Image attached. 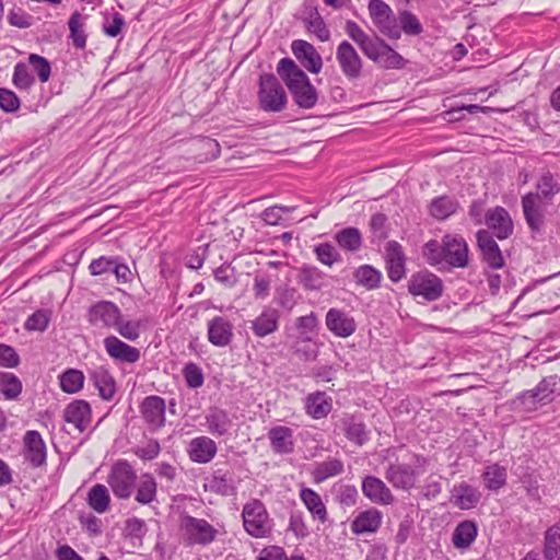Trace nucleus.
<instances>
[{
    "mask_svg": "<svg viewBox=\"0 0 560 560\" xmlns=\"http://www.w3.org/2000/svg\"><path fill=\"white\" fill-rule=\"evenodd\" d=\"M477 245L481 252L482 260L493 270L504 267V258L499 245L489 230H479L476 234Z\"/></svg>",
    "mask_w": 560,
    "mask_h": 560,
    "instance_id": "obj_18",
    "label": "nucleus"
},
{
    "mask_svg": "<svg viewBox=\"0 0 560 560\" xmlns=\"http://www.w3.org/2000/svg\"><path fill=\"white\" fill-rule=\"evenodd\" d=\"M245 532L255 538H265L271 535L273 521L270 518L265 504L258 499H252L242 510Z\"/></svg>",
    "mask_w": 560,
    "mask_h": 560,
    "instance_id": "obj_5",
    "label": "nucleus"
},
{
    "mask_svg": "<svg viewBox=\"0 0 560 560\" xmlns=\"http://www.w3.org/2000/svg\"><path fill=\"white\" fill-rule=\"evenodd\" d=\"M458 202L450 196H440L432 199L429 211L436 220H445L456 212Z\"/></svg>",
    "mask_w": 560,
    "mask_h": 560,
    "instance_id": "obj_45",
    "label": "nucleus"
},
{
    "mask_svg": "<svg viewBox=\"0 0 560 560\" xmlns=\"http://www.w3.org/2000/svg\"><path fill=\"white\" fill-rule=\"evenodd\" d=\"M90 378L98 389L100 396L105 400H112L116 394V382L108 369L97 366L90 373Z\"/></svg>",
    "mask_w": 560,
    "mask_h": 560,
    "instance_id": "obj_32",
    "label": "nucleus"
},
{
    "mask_svg": "<svg viewBox=\"0 0 560 560\" xmlns=\"http://www.w3.org/2000/svg\"><path fill=\"white\" fill-rule=\"evenodd\" d=\"M268 439L276 454H290L294 450L293 430L285 425H277L269 430Z\"/></svg>",
    "mask_w": 560,
    "mask_h": 560,
    "instance_id": "obj_28",
    "label": "nucleus"
},
{
    "mask_svg": "<svg viewBox=\"0 0 560 560\" xmlns=\"http://www.w3.org/2000/svg\"><path fill=\"white\" fill-rule=\"evenodd\" d=\"M325 323L328 330L340 338H348L357 330L353 316L339 308H330L326 314Z\"/></svg>",
    "mask_w": 560,
    "mask_h": 560,
    "instance_id": "obj_19",
    "label": "nucleus"
},
{
    "mask_svg": "<svg viewBox=\"0 0 560 560\" xmlns=\"http://www.w3.org/2000/svg\"><path fill=\"white\" fill-rule=\"evenodd\" d=\"M305 408L312 418L322 419L331 411L332 401L325 393L316 392L306 397Z\"/></svg>",
    "mask_w": 560,
    "mask_h": 560,
    "instance_id": "obj_34",
    "label": "nucleus"
},
{
    "mask_svg": "<svg viewBox=\"0 0 560 560\" xmlns=\"http://www.w3.org/2000/svg\"><path fill=\"white\" fill-rule=\"evenodd\" d=\"M362 492L371 502L380 505H390L395 502V497L390 489L382 479L375 476L363 478Z\"/></svg>",
    "mask_w": 560,
    "mask_h": 560,
    "instance_id": "obj_24",
    "label": "nucleus"
},
{
    "mask_svg": "<svg viewBox=\"0 0 560 560\" xmlns=\"http://www.w3.org/2000/svg\"><path fill=\"white\" fill-rule=\"evenodd\" d=\"M539 405L542 404L540 399L536 398L534 389L521 393L511 401L512 410L525 413L536 411Z\"/></svg>",
    "mask_w": 560,
    "mask_h": 560,
    "instance_id": "obj_50",
    "label": "nucleus"
},
{
    "mask_svg": "<svg viewBox=\"0 0 560 560\" xmlns=\"http://www.w3.org/2000/svg\"><path fill=\"white\" fill-rule=\"evenodd\" d=\"M8 22L18 28H28L33 25L34 18L23 9L14 8L8 14Z\"/></svg>",
    "mask_w": 560,
    "mask_h": 560,
    "instance_id": "obj_63",
    "label": "nucleus"
},
{
    "mask_svg": "<svg viewBox=\"0 0 560 560\" xmlns=\"http://www.w3.org/2000/svg\"><path fill=\"white\" fill-rule=\"evenodd\" d=\"M384 260L387 276L392 282L397 283L406 277L407 257L400 243L397 241L386 243Z\"/></svg>",
    "mask_w": 560,
    "mask_h": 560,
    "instance_id": "obj_11",
    "label": "nucleus"
},
{
    "mask_svg": "<svg viewBox=\"0 0 560 560\" xmlns=\"http://www.w3.org/2000/svg\"><path fill=\"white\" fill-rule=\"evenodd\" d=\"M485 223L499 240H505L513 233L512 219L503 207L489 209L485 214Z\"/></svg>",
    "mask_w": 560,
    "mask_h": 560,
    "instance_id": "obj_21",
    "label": "nucleus"
},
{
    "mask_svg": "<svg viewBox=\"0 0 560 560\" xmlns=\"http://www.w3.org/2000/svg\"><path fill=\"white\" fill-rule=\"evenodd\" d=\"M399 15L396 16L394 12L387 14V16L383 19H378V21L374 24L377 30L389 39H399L400 38V28H399Z\"/></svg>",
    "mask_w": 560,
    "mask_h": 560,
    "instance_id": "obj_55",
    "label": "nucleus"
},
{
    "mask_svg": "<svg viewBox=\"0 0 560 560\" xmlns=\"http://www.w3.org/2000/svg\"><path fill=\"white\" fill-rule=\"evenodd\" d=\"M451 500L454 505L462 510L475 508L481 498L480 491L466 482H460L453 487Z\"/></svg>",
    "mask_w": 560,
    "mask_h": 560,
    "instance_id": "obj_27",
    "label": "nucleus"
},
{
    "mask_svg": "<svg viewBox=\"0 0 560 560\" xmlns=\"http://www.w3.org/2000/svg\"><path fill=\"white\" fill-rule=\"evenodd\" d=\"M51 319V311L42 308L30 315L24 324V328L28 331H44Z\"/></svg>",
    "mask_w": 560,
    "mask_h": 560,
    "instance_id": "obj_54",
    "label": "nucleus"
},
{
    "mask_svg": "<svg viewBox=\"0 0 560 560\" xmlns=\"http://www.w3.org/2000/svg\"><path fill=\"white\" fill-rule=\"evenodd\" d=\"M63 420L73 424L80 433L84 432L92 421L90 404L83 399L73 400L65 408Z\"/></svg>",
    "mask_w": 560,
    "mask_h": 560,
    "instance_id": "obj_22",
    "label": "nucleus"
},
{
    "mask_svg": "<svg viewBox=\"0 0 560 560\" xmlns=\"http://www.w3.org/2000/svg\"><path fill=\"white\" fill-rule=\"evenodd\" d=\"M92 276L114 275L118 283L131 281V271L118 257L101 256L93 259L89 266Z\"/></svg>",
    "mask_w": 560,
    "mask_h": 560,
    "instance_id": "obj_12",
    "label": "nucleus"
},
{
    "mask_svg": "<svg viewBox=\"0 0 560 560\" xmlns=\"http://www.w3.org/2000/svg\"><path fill=\"white\" fill-rule=\"evenodd\" d=\"M482 478L487 489L497 491L506 483V470L504 467L493 464L486 467Z\"/></svg>",
    "mask_w": 560,
    "mask_h": 560,
    "instance_id": "obj_49",
    "label": "nucleus"
},
{
    "mask_svg": "<svg viewBox=\"0 0 560 560\" xmlns=\"http://www.w3.org/2000/svg\"><path fill=\"white\" fill-rule=\"evenodd\" d=\"M369 226L372 233V242L387 238V217L384 213H374L370 219Z\"/></svg>",
    "mask_w": 560,
    "mask_h": 560,
    "instance_id": "obj_58",
    "label": "nucleus"
},
{
    "mask_svg": "<svg viewBox=\"0 0 560 560\" xmlns=\"http://www.w3.org/2000/svg\"><path fill=\"white\" fill-rule=\"evenodd\" d=\"M343 472L342 460L329 457L326 460L318 463L313 472V479L316 483H320L330 477L338 476Z\"/></svg>",
    "mask_w": 560,
    "mask_h": 560,
    "instance_id": "obj_44",
    "label": "nucleus"
},
{
    "mask_svg": "<svg viewBox=\"0 0 560 560\" xmlns=\"http://www.w3.org/2000/svg\"><path fill=\"white\" fill-rule=\"evenodd\" d=\"M545 560H560V524L547 528L544 535Z\"/></svg>",
    "mask_w": 560,
    "mask_h": 560,
    "instance_id": "obj_43",
    "label": "nucleus"
},
{
    "mask_svg": "<svg viewBox=\"0 0 560 560\" xmlns=\"http://www.w3.org/2000/svg\"><path fill=\"white\" fill-rule=\"evenodd\" d=\"M346 32L348 36L353 39L362 49L363 54H365L373 44L374 39H371L365 32L360 27L358 23L354 21H347L346 23Z\"/></svg>",
    "mask_w": 560,
    "mask_h": 560,
    "instance_id": "obj_56",
    "label": "nucleus"
},
{
    "mask_svg": "<svg viewBox=\"0 0 560 560\" xmlns=\"http://www.w3.org/2000/svg\"><path fill=\"white\" fill-rule=\"evenodd\" d=\"M137 472L127 459H118L110 468L107 485L119 500H128L136 489Z\"/></svg>",
    "mask_w": 560,
    "mask_h": 560,
    "instance_id": "obj_6",
    "label": "nucleus"
},
{
    "mask_svg": "<svg viewBox=\"0 0 560 560\" xmlns=\"http://www.w3.org/2000/svg\"><path fill=\"white\" fill-rule=\"evenodd\" d=\"M180 528L189 545L207 546L215 540L218 530L206 520L185 515Z\"/></svg>",
    "mask_w": 560,
    "mask_h": 560,
    "instance_id": "obj_8",
    "label": "nucleus"
},
{
    "mask_svg": "<svg viewBox=\"0 0 560 560\" xmlns=\"http://www.w3.org/2000/svg\"><path fill=\"white\" fill-rule=\"evenodd\" d=\"M257 103L265 113H280L288 103V95L279 79L272 73L259 75Z\"/></svg>",
    "mask_w": 560,
    "mask_h": 560,
    "instance_id": "obj_3",
    "label": "nucleus"
},
{
    "mask_svg": "<svg viewBox=\"0 0 560 560\" xmlns=\"http://www.w3.org/2000/svg\"><path fill=\"white\" fill-rule=\"evenodd\" d=\"M208 431L215 436H222L230 432L232 420L228 412L220 408H212L206 416Z\"/></svg>",
    "mask_w": 560,
    "mask_h": 560,
    "instance_id": "obj_35",
    "label": "nucleus"
},
{
    "mask_svg": "<svg viewBox=\"0 0 560 560\" xmlns=\"http://www.w3.org/2000/svg\"><path fill=\"white\" fill-rule=\"evenodd\" d=\"M28 62L32 65L34 71L37 73L40 82H47L50 78L51 67L49 61L36 54H31Z\"/></svg>",
    "mask_w": 560,
    "mask_h": 560,
    "instance_id": "obj_61",
    "label": "nucleus"
},
{
    "mask_svg": "<svg viewBox=\"0 0 560 560\" xmlns=\"http://www.w3.org/2000/svg\"><path fill=\"white\" fill-rule=\"evenodd\" d=\"M12 81L14 85L21 90L30 89L35 80L28 72V68L25 63L19 62L14 66Z\"/></svg>",
    "mask_w": 560,
    "mask_h": 560,
    "instance_id": "obj_60",
    "label": "nucleus"
},
{
    "mask_svg": "<svg viewBox=\"0 0 560 560\" xmlns=\"http://www.w3.org/2000/svg\"><path fill=\"white\" fill-rule=\"evenodd\" d=\"M325 273L315 266H303L299 271V283L305 290L318 291L325 285Z\"/></svg>",
    "mask_w": 560,
    "mask_h": 560,
    "instance_id": "obj_42",
    "label": "nucleus"
},
{
    "mask_svg": "<svg viewBox=\"0 0 560 560\" xmlns=\"http://www.w3.org/2000/svg\"><path fill=\"white\" fill-rule=\"evenodd\" d=\"M383 514L375 508L360 512L351 523V530L355 535L375 533L382 524Z\"/></svg>",
    "mask_w": 560,
    "mask_h": 560,
    "instance_id": "obj_30",
    "label": "nucleus"
},
{
    "mask_svg": "<svg viewBox=\"0 0 560 560\" xmlns=\"http://www.w3.org/2000/svg\"><path fill=\"white\" fill-rule=\"evenodd\" d=\"M85 21L86 16L79 11H74L68 21L69 37L78 49H84L86 46Z\"/></svg>",
    "mask_w": 560,
    "mask_h": 560,
    "instance_id": "obj_37",
    "label": "nucleus"
},
{
    "mask_svg": "<svg viewBox=\"0 0 560 560\" xmlns=\"http://www.w3.org/2000/svg\"><path fill=\"white\" fill-rule=\"evenodd\" d=\"M353 278L358 285L366 290H375L380 288L383 275L382 272L371 265H362L353 272Z\"/></svg>",
    "mask_w": 560,
    "mask_h": 560,
    "instance_id": "obj_39",
    "label": "nucleus"
},
{
    "mask_svg": "<svg viewBox=\"0 0 560 560\" xmlns=\"http://www.w3.org/2000/svg\"><path fill=\"white\" fill-rule=\"evenodd\" d=\"M23 455L26 462L34 468L46 464V444L36 430H28L23 438Z\"/></svg>",
    "mask_w": 560,
    "mask_h": 560,
    "instance_id": "obj_17",
    "label": "nucleus"
},
{
    "mask_svg": "<svg viewBox=\"0 0 560 560\" xmlns=\"http://www.w3.org/2000/svg\"><path fill=\"white\" fill-rule=\"evenodd\" d=\"M121 311L112 301H98L88 310V322L90 325L101 329H110L118 324Z\"/></svg>",
    "mask_w": 560,
    "mask_h": 560,
    "instance_id": "obj_9",
    "label": "nucleus"
},
{
    "mask_svg": "<svg viewBox=\"0 0 560 560\" xmlns=\"http://www.w3.org/2000/svg\"><path fill=\"white\" fill-rule=\"evenodd\" d=\"M536 188L537 191L535 194L540 195V198L552 202L553 197L560 192V183L552 173L545 172L539 177Z\"/></svg>",
    "mask_w": 560,
    "mask_h": 560,
    "instance_id": "obj_47",
    "label": "nucleus"
},
{
    "mask_svg": "<svg viewBox=\"0 0 560 560\" xmlns=\"http://www.w3.org/2000/svg\"><path fill=\"white\" fill-rule=\"evenodd\" d=\"M341 429L346 438L359 446H362L370 440V431L366 429L365 423L354 416L342 418Z\"/></svg>",
    "mask_w": 560,
    "mask_h": 560,
    "instance_id": "obj_31",
    "label": "nucleus"
},
{
    "mask_svg": "<svg viewBox=\"0 0 560 560\" xmlns=\"http://www.w3.org/2000/svg\"><path fill=\"white\" fill-rule=\"evenodd\" d=\"M103 345L107 355L116 363L133 364L141 358L138 348L128 345L115 335L105 337Z\"/></svg>",
    "mask_w": 560,
    "mask_h": 560,
    "instance_id": "obj_15",
    "label": "nucleus"
},
{
    "mask_svg": "<svg viewBox=\"0 0 560 560\" xmlns=\"http://www.w3.org/2000/svg\"><path fill=\"white\" fill-rule=\"evenodd\" d=\"M291 50L307 71L315 74L320 72L323 58L311 43L303 39H295L291 44Z\"/></svg>",
    "mask_w": 560,
    "mask_h": 560,
    "instance_id": "obj_20",
    "label": "nucleus"
},
{
    "mask_svg": "<svg viewBox=\"0 0 560 560\" xmlns=\"http://www.w3.org/2000/svg\"><path fill=\"white\" fill-rule=\"evenodd\" d=\"M84 374L77 369H68L60 375V387L65 393L74 394L82 389Z\"/></svg>",
    "mask_w": 560,
    "mask_h": 560,
    "instance_id": "obj_51",
    "label": "nucleus"
},
{
    "mask_svg": "<svg viewBox=\"0 0 560 560\" xmlns=\"http://www.w3.org/2000/svg\"><path fill=\"white\" fill-rule=\"evenodd\" d=\"M301 501L311 513L313 521L324 524L328 521L327 508L322 497L311 488L303 487L299 494Z\"/></svg>",
    "mask_w": 560,
    "mask_h": 560,
    "instance_id": "obj_26",
    "label": "nucleus"
},
{
    "mask_svg": "<svg viewBox=\"0 0 560 560\" xmlns=\"http://www.w3.org/2000/svg\"><path fill=\"white\" fill-rule=\"evenodd\" d=\"M314 253L317 260L329 267L341 260V255L330 243H320L316 245Z\"/></svg>",
    "mask_w": 560,
    "mask_h": 560,
    "instance_id": "obj_57",
    "label": "nucleus"
},
{
    "mask_svg": "<svg viewBox=\"0 0 560 560\" xmlns=\"http://www.w3.org/2000/svg\"><path fill=\"white\" fill-rule=\"evenodd\" d=\"M279 319L280 313L277 308L265 307L260 315L252 322L250 328L257 337L264 338L278 329Z\"/></svg>",
    "mask_w": 560,
    "mask_h": 560,
    "instance_id": "obj_29",
    "label": "nucleus"
},
{
    "mask_svg": "<svg viewBox=\"0 0 560 560\" xmlns=\"http://www.w3.org/2000/svg\"><path fill=\"white\" fill-rule=\"evenodd\" d=\"M477 537V525L472 521L460 522L454 529L452 541L458 549L468 548Z\"/></svg>",
    "mask_w": 560,
    "mask_h": 560,
    "instance_id": "obj_41",
    "label": "nucleus"
},
{
    "mask_svg": "<svg viewBox=\"0 0 560 560\" xmlns=\"http://www.w3.org/2000/svg\"><path fill=\"white\" fill-rule=\"evenodd\" d=\"M338 65L349 80H357L362 74L363 61L355 48L347 40L341 42L336 50Z\"/></svg>",
    "mask_w": 560,
    "mask_h": 560,
    "instance_id": "obj_13",
    "label": "nucleus"
},
{
    "mask_svg": "<svg viewBox=\"0 0 560 560\" xmlns=\"http://www.w3.org/2000/svg\"><path fill=\"white\" fill-rule=\"evenodd\" d=\"M277 72L300 108L311 109L316 105L318 92L294 60L288 57L282 58L278 62Z\"/></svg>",
    "mask_w": 560,
    "mask_h": 560,
    "instance_id": "obj_2",
    "label": "nucleus"
},
{
    "mask_svg": "<svg viewBox=\"0 0 560 560\" xmlns=\"http://www.w3.org/2000/svg\"><path fill=\"white\" fill-rule=\"evenodd\" d=\"M334 240L340 248L351 253L360 250L363 244L362 233L354 226H348L336 232Z\"/></svg>",
    "mask_w": 560,
    "mask_h": 560,
    "instance_id": "obj_36",
    "label": "nucleus"
},
{
    "mask_svg": "<svg viewBox=\"0 0 560 560\" xmlns=\"http://www.w3.org/2000/svg\"><path fill=\"white\" fill-rule=\"evenodd\" d=\"M218 452L215 442L208 436H197L189 442V458L198 464L211 462Z\"/></svg>",
    "mask_w": 560,
    "mask_h": 560,
    "instance_id": "obj_25",
    "label": "nucleus"
},
{
    "mask_svg": "<svg viewBox=\"0 0 560 560\" xmlns=\"http://www.w3.org/2000/svg\"><path fill=\"white\" fill-rule=\"evenodd\" d=\"M275 300L283 310L291 311L296 304V290L289 287H279L276 290Z\"/></svg>",
    "mask_w": 560,
    "mask_h": 560,
    "instance_id": "obj_62",
    "label": "nucleus"
},
{
    "mask_svg": "<svg viewBox=\"0 0 560 560\" xmlns=\"http://www.w3.org/2000/svg\"><path fill=\"white\" fill-rule=\"evenodd\" d=\"M140 413L151 431L165 424V400L156 395L145 397L140 405Z\"/></svg>",
    "mask_w": 560,
    "mask_h": 560,
    "instance_id": "obj_16",
    "label": "nucleus"
},
{
    "mask_svg": "<svg viewBox=\"0 0 560 560\" xmlns=\"http://www.w3.org/2000/svg\"><path fill=\"white\" fill-rule=\"evenodd\" d=\"M289 529L299 539H303L310 535V529L302 512L291 513L289 520Z\"/></svg>",
    "mask_w": 560,
    "mask_h": 560,
    "instance_id": "obj_64",
    "label": "nucleus"
},
{
    "mask_svg": "<svg viewBox=\"0 0 560 560\" xmlns=\"http://www.w3.org/2000/svg\"><path fill=\"white\" fill-rule=\"evenodd\" d=\"M23 389L20 378L11 372H0V390L7 400L16 399Z\"/></svg>",
    "mask_w": 560,
    "mask_h": 560,
    "instance_id": "obj_48",
    "label": "nucleus"
},
{
    "mask_svg": "<svg viewBox=\"0 0 560 560\" xmlns=\"http://www.w3.org/2000/svg\"><path fill=\"white\" fill-rule=\"evenodd\" d=\"M364 55L384 69H401L406 65L404 57L378 37Z\"/></svg>",
    "mask_w": 560,
    "mask_h": 560,
    "instance_id": "obj_10",
    "label": "nucleus"
},
{
    "mask_svg": "<svg viewBox=\"0 0 560 560\" xmlns=\"http://www.w3.org/2000/svg\"><path fill=\"white\" fill-rule=\"evenodd\" d=\"M114 328L122 338L135 341L141 335L142 322L140 319L125 320L121 313L120 319H118V324Z\"/></svg>",
    "mask_w": 560,
    "mask_h": 560,
    "instance_id": "obj_53",
    "label": "nucleus"
},
{
    "mask_svg": "<svg viewBox=\"0 0 560 560\" xmlns=\"http://www.w3.org/2000/svg\"><path fill=\"white\" fill-rule=\"evenodd\" d=\"M428 458L415 454L412 465L390 463L385 470V479L396 489L410 490L416 486L417 478L425 470Z\"/></svg>",
    "mask_w": 560,
    "mask_h": 560,
    "instance_id": "obj_4",
    "label": "nucleus"
},
{
    "mask_svg": "<svg viewBox=\"0 0 560 560\" xmlns=\"http://www.w3.org/2000/svg\"><path fill=\"white\" fill-rule=\"evenodd\" d=\"M303 22L307 31L314 34L320 42L329 40L330 31L316 7L310 8L308 12H306V15L303 18Z\"/></svg>",
    "mask_w": 560,
    "mask_h": 560,
    "instance_id": "obj_38",
    "label": "nucleus"
},
{
    "mask_svg": "<svg viewBox=\"0 0 560 560\" xmlns=\"http://www.w3.org/2000/svg\"><path fill=\"white\" fill-rule=\"evenodd\" d=\"M422 255L430 266L446 264L451 268H466L469 265V247L465 238L458 234H445L441 242L428 241Z\"/></svg>",
    "mask_w": 560,
    "mask_h": 560,
    "instance_id": "obj_1",
    "label": "nucleus"
},
{
    "mask_svg": "<svg viewBox=\"0 0 560 560\" xmlns=\"http://www.w3.org/2000/svg\"><path fill=\"white\" fill-rule=\"evenodd\" d=\"M536 398L546 405L560 395V376L557 374L544 377L535 388Z\"/></svg>",
    "mask_w": 560,
    "mask_h": 560,
    "instance_id": "obj_40",
    "label": "nucleus"
},
{
    "mask_svg": "<svg viewBox=\"0 0 560 560\" xmlns=\"http://www.w3.org/2000/svg\"><path fill=\"white\" fill-rule=\"evenodd\" d=\"M549 205H551V202L540 198V195L528 192L523 196V213L526 223L532 231H539L542 228L545 214Z\"/></svg>",
    "mask_w": 560,
    "mask_h": 560,
    "instance_id": "obj_14",
    "label": "nucleus"
},
{
    "mask_svg": "<svg viewBox=\"0 0 560 560\" xmlns=\"http://www.w3.org/2000/svg\"><path fill=\"white\" fill-rule=\"evenodd\" d=\"M183 375L189 388H199L205 382L202 370L194 362L184 366Z\"/></svg>",
    "mask_w": 560,
    "mask_h": 560,
    "instance_id": "obj_59",
    "label": "nucleus"
},
{
    "mask_svg": "<svg viewBox=\"0 0 560 560\" xmlns=\"http://www.w3.org/2000/svg\"><path fill=\"white\" fill-rule=\"evenodd\" d=\"M86 500L90 508L95 512L105 513L110 503L108 489L102 483H96L89 490Z\"/></svg>",
    "mask_w": 560,
    "mask_h": 560,
    "instance_id": "obj_46",
    "label": "nucleus"
},
{
    "mask_svg": "<svg viewBox=\"0 0 560 560\" xmlns=\"http://www.w3.org/2000/svg\"><path fill=\"white\" fill-rule=\"evenodd\" d=\"M400 34L404 32L408 36H418L423 32V26L416 14L404 10L399 12Z\"/></svg>",
    "mask_w": 560,
    "mask_h": 560,
    "instance_id": "obj_52",
    "label": "nucleus"
},
{
    "mask_svg": "<svg viewBox=\"0 0 560 560\" xmlns=\"http://www.w3.org/2000/svg\"><path fill=\"white\" fill-rule=\"evenodd\" d=\"M135 500L141 505H150L156 501L158 483L155 478L149 474H142L136 481Z\"/></svg>",
    "mask_w": 560,
    "mask_h": 560,
    "instance_id": "obj_33",
    "label": "nucleus"
},
{
    "mask_svg": "<svg viewBox=\"0 0 560 560\" xmlns=\"http://www.w3.org/2000/svg\"><path fill=\"white\" fill-rule=\"evenodd\" d=\"M408 292L424 302L438 301L444 293L442 279L429 270H421L411 275L407 284Z\"/></svg>",
    "mask_w": 560,
    "mask_h": 560,
    "instance_id": "obj_7",
    "label": "nucleus"
},
{
    "mask_svg": "<svg viewBox=\"0 0 560 560\" xmlns=\"http://www.w3.org/2000/svg\"><path fill=\"white\" fill-rule=\"evenodd\" d=\"M233 324L224 316H214L207 324V337L215 347L229 346L234 337Z\"/></svg>",
    "mask_w": 560,
    "mask_h": 560,
    "instance_id": "obj_23",
    "label": "nucleus"
}]
</instances>
